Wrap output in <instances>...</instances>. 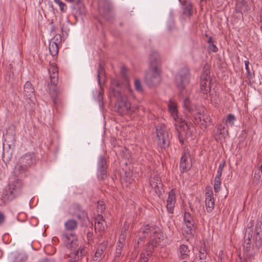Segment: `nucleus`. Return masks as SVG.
Masks as SVG:
<instances>
[{"label": "nucleus", "mask_w": 262, "mask_h": 262, "mask_svg": "<svg viewBox=\"0 0 262 262\" xmlns=\"http://www.w3.org/2000/svg\"><path fill=\"white\" fill-rule=\"evenodd\" d=\"M161 61L159 53L152 50L149 57V70L145 75V81L150 86H156L161 81Z\"/></svg>", "instance_id": "nucleus-1"}, {"label": "nucleus", "mask_w": 262, "mask_h": 262, "mask_svg": "<svg viewBox=\"0 0 262 262\" xmlns=\"http://www.w3.org/2000/svg\"><path fill=\"white\" fill-rule=\"evenodd\" d=\"M61 238L67 248L70 250L67 254L69 260L71 262H76L84 254L85 251L84 248L79 247L78 238L74 233L67 234L63 232Z\"/></svg>", "instance_id": "nucleus-2"}, {"label": "nucleus", "mask_w": 262, "mask_h": 262, "mask_svg": "<svg viewBox=\"0 0 262 262\" xmlns=\"http://www.w3.org/2000/svg\"><path fill=\"white\" fill-rule=\"evenodd\" d=\"M120 84L117 79L111 81L110 89L112 94L117 98L116 111L120 115L128 114L131 108L130 103L128 101L126 94L120 91Z\"/></svg>", "instance_id": "nucleus-3"}, {"label": "nucleus", "mask_w": 262, "mask_h": 262, "mask_svg": "<svg viewBox=\"0 0 262 262\" xmlns=\"http://www.w3.org/2000/svg\"><path fill=\"white\" fill-rule=\"evenodd\" d=\"M49 73L50 78L49 93L54 105L57 106L61 103V99L59 97L61 91L56 87L58 82V70L57 66L54 64H51L49 69Z\"/></svg>", "instance_id": "nucleus-4"}, {"label": "nucleus", "mask_w": 262, "mask_h": 262, "mask_svg": "<svg viewBox=\"0 0 262 262\" xmlns=\"http://www.w3.org/2000/svg\"><path fill=\"white\" fill-rule=\"evenodd\" d=\"M36 159L33 154H27L21 156L17 161L14 173L17 177L25 174V173L35 164Z\"/></svg>", "instance_id": "nucleus-5"}, {"label": "nucleus", "mask_w": 262, "mask_h": 262, "mask_svg": "<svg viewBox=\"0 0 262 262\" xmlns=\"http://www.w3.org/2000/svg\"><path fill=\"white\" fill-rule=\"evenodd\" d=\"M142 234L144 237L149 236L152 238L146 246L147 252L151 254L154 248L157 247L160 243V238L159 236L160 233L154 226L147 225L143 229Z\"/></svg>", "instance_id": "nucleus-6"}, {"label": "nucleus", "mask_w": 262, "mask_h": 262, "mask_svg": "<svg viewBox=\"0 0 262 262\" xmlns=\"http://www.w3.org/2000/svg\"><path fill=\"white\" fill-rule=\"evenodd\" d=\"M190 82V72L189 70L184 68L182 69L176 75L175 83L177 88L181 91L184 90Z\"/></svg>", "instance_id": "nucleus-7"}, {"label": "nucleus", "mask_w": 262, "mask_h": 262, "mask_svg": "<svg viewBox=\"0 0 262 262\" xmlns=\"http://www.w3.org/2000/svg\"><path fill=\"white\" fill-rule=\"evenodd\" d=\"M156 132L159 146L163 148L167 147L169 145V136L165 125H158L156 127Z\"/></svg>", "instance_id": "nucleus-8"}, {"label": "nucleus", "mask_w": 262, "mask_h": 262, "mask_svg": "<svg viewBox=\"0 0 262 262\" xmlns=\"http://www.w3.org/2000/svg\"><path fill=\"white\" fill-rule=\"evenodd\" d=\"M194 122L195 124H200V127L205 130L207 126L211 124V119L207 114L203 115L199 114L194 117Z\"/></svg>", "instance_id": "nucleus-9"}, {"label": "nucleus", "mask_w": 262, "mask_h": 262, "mask_svg": "<svg viewBox=\"0 0 262 262\" xmlns=\"http://www.w3.org/2000/svg\"><path fill=\"white\" fill-rule=\"evenodd\" d=\"M150 185L154 189L156 193L160 198L162 195L163 190V184L160 177L158 175H155L150 179Z\"/></svg>", "instance_id": "nucleus-10"}, {"label": "nucleus", "mask_w": 262, "mask_h": 262, "mask_svg": "<svg viewBox=\"0 0 262 262\" xmlns=\"http://www.w3.org/2000/svg\"><path fill=\"white\" fill-rule=\"evenodd\" d=\"M106 161L105 158L100 156L98 162V178L103 180L106 177Z\"/></svg>", "instance_id": "nucleus-11"}, {"label": "nucleus", "mask_w": 262, "mask_h": 262, "mask_svg": "<svg viewBox=\"0 0 262 262\" xmlns=\"http://www.w3.org/2000/svg\"><path fill=\"white\" fill-rule=\"evenodd\" d=\"M181 3L183 14L191 16L194 14L195 10L189 0H178Z\"/></svg>", "instance_id": "nucleus-12"}, {"label": "nucleus", "mask_w": 262, "mask_h": 262, "mask_svg": "<svg viewBox=\"0 0 262 262\" xmlns=\"http://www.w3.org/2000/svg\"><path fill=\"white\" fill-rule=\"evenodd\" d=\"M210 72L206 70L201 76L200 80V88L203 93H206L210 90Z\"/></svg>", "instance_id": "nucleus-13"}, {"label": "nucleus", "mask_w": 262, "mask_h": 262, "mask_svg": "<svg viewBox=\"0 0 262 262\" xmlns=\"http://www.w3.org/2000/svg\"><path fill=\"white\" fill-rule=\"evenodd\" d=\"M74 210V215H75L79 220L85 222L89 221L87 212L79 204H74L73 205Z\"/></svg>", "instance_id": "nucleus-14"}, {"label": "nucleus", "mask_w": 262, "mask_h": 262, "mask_svg": "<svg viewBox=\"0 0 262 262\" xmlns=\"http://www.w3.org/2000/svg\"><path fill=\"white\" fill-rule=\"evenodd\" d=\"M184 221L187 228V230H186L187 234L193 235L195 231L194 228V222L190 213H185Z\"/></svg>", "instance_id": "nucleus-15"}, {"label": "nucleus", "mask_w": 262, "mask_h": 262, "mask_svg": "<svg viewBox=\"0 0 262 262\" xmlns=\"http://www.w3.org/2000/svg\"><path fill=\"white\" fill-rule=\"evenodd\" d=\"M24 95L26 99H28L31 101L35 98L34 89L31 83L27 81L24 85Z\"/></svg>", "instance_id": "nucleus-16"}, {"label": "nucleus", "mask_w": 262, "mask_h": 262, "mask_svg": "<svg viewBox=\"0 0 262 262\" xmlns=\"http://www.w3.org/2000/svg\"><path fill=\"white\" fill-rule=\"evenodd\" d=\"M228 134L227 125H220L214 135L216 141L222 142L225 140L226 137Z\"/></svg>", "instance_id": "nucleus-17"}, {"label": "nucleus", "mask_w": 262, "mask_h": 262, "mask_svg": "<svg viewBox=\"0 0 262 262\" xmlns=\"http://www.w3.org/2000/svg\"><path fill=\"white\" fill-rule=\"evenodd\" d=\"M205 204L206 210L208 212H211L214 207V200L212 190H208L205 194Z\"/></svg>", "instance_id": "nucleus-18"}, {"label": "nucleus", "mask_w": 262, "mask_h": 262, "mask_svg": "<svg viewBox=\"0 0 262 262\" xmlns=\"http://www.w3.org/2000/svg\"><path fill=\"white\" fill-rule=\"evenodd\" d=\"M176 203V193L173 189L170 191L167 200L166 207L168 212L172 213Z\"/></svg>", "instance_id": "nucleus-19"}, {"label": "nucleus", "mask_w": 262, "mask_h": 262, "mask_svg": "<svg viewBox=\"0 0 262 262\" xmlns=\"http://www.w3.org/2000/svg\"><path fill=\"white\" fill-rule=\"evenodd\" d=\"M255 232V244L259 248L262 245V222L256 223Z\"/></svg>", "instance_id": "nucleus-20"}, {"label": "nucleus", "mask_w": 262, "mask_h": 262, "mask_svg": "<svg viewBox=\"0 0 262 262\" xmlns=\"http://www.w3.org/2000/svg\"><path fill=\"white\" fill-rule=\"evenodd\" d=\"M125 235L124 234H121L120 236L119 241L117 243L114 262H118L119 257L122 253Z\"/></svg>", "instance_id": "nucleus-21"}, {"label": "nucleus", "mask_w": 262, "mask_h": 262, "mask_svg": "<svg viewBox=\"0 0 262 262\" xmlns=\"http://www.w3.org/2000/svg\"><path fill=\"white\" fill-rule=\"evenodd\" d=\"M98 6L105 12H112L114 10V5L110 0H99Z\"/></svg>", "instance_id": "nucleus-22"}, {"label": "nucleus", "mask_w": 262, "mask_h": 262, "mask_svg": "<svg viewBox=\"0 0 262 262\" xmlns=\"http://www.w3.org/2000/svg\"><path fill=\"white\" fill-rule=\"evenodd\" d=\"M11 145V149L7 148V147H4V145L3 146L2 157L4 162H5V163L9 162L13 157V154L14 151V146L13 144Z\"/></svg>", "instance_id": "nucleus-23"}, {"label": "nucleus", "mask_w": 262, "mask_h": 262, "mask_svg": "<svg viewBox=\"0 0 262 262\" xmlns=\"http://www.w3.org/2000/svg\"><path fill=\"white\" fill-rule=\"evenodd\" d=\"M22 186L21 181L19 179H15L9 185L8 188L18 195L20 192Z\"/></svg>", "instance_id": "nucleus-24"}, {"label": "nucleus", "mask_w": 262, "mask_h": 262, "mask_svg": "<svg viewBox=\"0 0 262 262\" xmlns=\"http://www.w3.org/2000/svg\"><path fill=\"white\" fill-rule=\"evenodd\" d=\"M189 157L188 154H184L181 158L180 167L183 172L187 171L190 167V164L188 161Z\"/></svg>", "instance_id": "nucleus-25"}, {"label": "nucleus", "mask_w": 262, "mask_h": 262, "mask_svg": "<svg viewBox=\"0 0 262 262\" xmlns=\"http://www.w3.org/2000/svg\"><path fill=\"white\" fill-rule=\"evenodd\" d=\"M17 196V195L16 194L10 189L8 188L4 190L2 198L4 202H6L11 201Z\"/></svg>", "instance_id": "nucleus-26"}, {"label": "nucleus", "mask_w": 262, "mask_h": 262, "mask_svg": "<svg viewBox=\"0 0 262 262\" xmlns=\"http://www.w3.org/2000/svg\"><path fill=\"white\" fill-rule=\"evenodd\" d=\"M66 231H73L78 227V222L74 219H69L64 224Z\"/></svg>", "instance_id": "nucleus-27"}, {"label": "nucleus", "mask_w": 262, "mask_h": 262, "mask_svg": "<svg viewBox=\"0 0 262 262\" xmlns=\"http://www.w3.org/2000/svg\"><path fill=\"white\" fill-rule=\"evenodd\" d=\"M168 108L169 111L171 114V116L173 118V120L175 121H177V119H178V110L177 108V106L174 103H172L171 101H170L168 104Z\"/></svg>", "instance_id": "nucleus-28"}, {"label": "nucleus", "mask_w": 262, "mask_h": 262, "mask_svg": "<svg viewBox=\"0 0 262 262\" xmlns=\"http://www.w3.org/2000/svg\"><path fill=\"white\" fill-rule=\"evenodd\" d=\"M49 50L50 54L52 56H54L57 55L58 53V46L54 40H51L49 42Z\"/></svg>", "instance_id": "nucleus-29"}, {"label": "nucleus", "mask_w": 262, "mask_h": 262, "mask_svg": "<svg viewBox=\"0 0 262 262\" xmlns=\"http://www.w3.org/2000/svg\"><path fill=\"white\" fill-rule=\"evenodd\" d=\"M176 129L179 132V128H185L186 126L188 129H190L191 128H193V126L191 123V122H189L186 121H181L180 122H177L175 123Z\"/></svg>", "instance_id": "nucleus-30"}, {"label": "nucleus", "mask_w": 262, "mask_h": 262, "mask_svg": "<svg viewBox=\"0 0 262 262\" xmlns=\"http://www.w3.org/2000/svg\"><path fill=\"white\" fill-rule=\"evenodd\" d=\"M105 78V72L104 69L100 63L97 70V79L98 83L101 86V80Z\"/></svg>", "instance_id": "nucleus-31"}, {"label": "nucleus", "mask_w": 262, "mask_h": 262, "mask_svg": "<svg viewBox=\"0 0 262 262\" xmlns=\"http://www.w3.org/2000/svg\"><path fill=\"white\" fill-rule=\"evenodd\" d=\"M254 225V222L253 220H251L247 225V228L246 230V235L248 236V238L252 237L253 234L252 228Z\"/></svg>", "instance_id": "nucleus-32"}, {"label": "nucleus", "mask_w": 262, "mask_h": 262, "mask_svg": "<svg viewBox=\"0 0 262 262\" xmlns=\"http://www.w3.org/2000/svg\"><path fill=\"white\" fill-rule=\"evenodd\" d=\"M180 253L182 259L186 258L188 255V252L189 251L188 250V247L185 245H181L180 246Z\"/></svg>", "instance_id": "nucleus-33"}, {"label": "nucleus", "mask_w": 262, "mask_h": 262, "mask_svg": "<svg viewBox=\"0 0 262 262\" xmlns=\"http://www.w3.org/2000/svg\"><path fill=\"white\" fill-rule=\"evenodd\" d=\"M87 230L86 238L88 244L91 245L94 243V233L92 232L93 229L92 227H90L88 228Z\"/></svg>", "instance_id": "nucleus-34"}, {"label": "nucleus", "mask_w": 262, "mask_h": 262, "mask_svg": "<svg viewBox=\"0 0 262 262\" xmlns=\"http://www.w3.org/2000/svg\"><path fill=\"white\" fill-rule=\"evenodd\" d=\"M7 138L8 142L7 144V146H8L7 148L11 149V145L13 144L14 146V149H15V142H16V140L15 138V135L13 134H12L11 135H8Z\"/></svg>", "instance_id": "nucleus-35"}, {"label": "nucleus", "mask_w": 262, "mask_h": 262, "mask_svg": "<svg viewBox=\"0 0 262 262\" xmlns=\"http://www.w3.org/2000/svg\"><path fill=\"white\" fill-rule=\"evenodd\" d=\"M27 259V256L22 253H18L15 255L13 262H25Z\"/></svg>", "instance_id": "nucleus-36"}, {"label": "nucleus", "mask_w": 262, "mask_h": 262, "mask_svg": "<svg viewBox=\"0 0 262 262\" xmlns=\"http://www.w3.org/2000/svg\"><path fill=\"white\" fill-rule=\"evenodd\" d=\"M235 120V117L234 115L233 114H230L227 117V119L226 120V123L227 125L228 124L231 126H233L234 124V121Z\"/></svg>", "instance_id": "nucleus-37"}, {"label": "nucleus", "mask_w": 262, "mask_h": 262, "mask_svg": "<svg viewBox=\"0 0 262 262\" xmlns=\"http://www.w3.org/2000/svg\"><path fill=\"white\" fill-rule=\"evenodd\" d=\"M103 256V252L101 251L99 249L97 248L95 253V255L93 257V260L95 261H99Z\"/></svg>", "instance_id": "nucleus-38"}, {"label": "nucleus", "mask_w": 262, "mask_h": 262, "mask_svg": "<svg viewBox=\"0 0 262 262\" xmlns=\"http://www.w3.org/2000/svg\"><path fill=\"white\" fill-rule=\"evenodd\" d=\"M183 107L186 110L190 111V102L188 97H186L183 100Z\"/></svg>", "instance_id": "nucleus-39"}, {"label": "nucleus", "mask_w": 262, "mask_h": 262, "mask_svg": "<svg viewBox=\"0 0 262 262\" xmlns=\"http://www.w3.org/2000/svg\"><path fill=\"white\" fill-rule=\"evenodd\" d=\"M221 184V179H214V190L215 192H218L220 191Z\"/></svg>", "instance_id": "nucleus-40"}, {"label": "nucleus", "mask_w": 262, "mask_h": 262, "mask_svg": "<svg viewBox=\"0 0 262 262\" xmlns=\"http://www.w3.org/2000/svg\"><path fill=\"white\" fill-rule=\"evenodd\" d=\"M135 87L136 90L139 92H141L143 91V88L141 84L140 81L139 79H136L134 82Z\"/></svg>", "instance_id": "nucleus-41"}, {"label": "nucleus", "mask_w": 262, "mask_h": 262, "mask_svg": "<svg viewBox=\"0 0 262 262\" xmlns=\"http://www.w3.org/2000/svg\"><path fill=\"white\" fill-rule=\"evenodd\" d=\"M151 255L150 253L147 254L142 253L139 262H148V257Z\"/></svg>", "instance_id": "nucleus-42"}, {"label": "nucleus", "mask_w": 262, "mask_h": 262, "mask_svg": "<svg viewBox=\"0 0 262 262\" xmlns=\"http://www.w3.org/2000/svg\"><path fill=\"white\" fill-rule=\"evenodd\" d=\"M225 255L223 250H220L218 255L217 262H225Z\"/></svg>", "instance_id": "nucleus-43"}, {"label": "nucleus", "mask_w": 262, "mask_h": 262, "mask_svg": "<svg viewBox=\"0 0 262 262\" xmlns=\"http://www.w3.org/2000/svg\"><path fill=\"white\" fill-rule=\"evenodd\" d=\"M107 242L104 241L100 245H99L98 249H99L102 252L106 250L107 247Z\"/></svg>", "instance_id": "nucleus-44"}, {"label": "nucleus", "mask_w": 262, "mask_h": 262, "mask_svg": "<svg viewBox=\"0 0 262 262\" xmlns=\"http://www.w3.org/2000/svg\"><path fill=\"white\" fill-rule=\"evenodd\" d=\"M102 219L101 221H98L97 222H95V229H96V228H99V230H103L104 229V227H103V228H101V225H103V222H104V221L103 219H102V217H101Z\"/></svg>", "instance_id": "nucleus-45"}, {"label": "nucleus", "mask_w": 262, "mask_h": 262, "mask_svg": "<svg viewBox=\"0 0 262 262\" xmlns=\"http://www.w3.org/2000/svg\"><path fill=\"white\" fill-rule=\"evenodd\" d=\"M61 36L59 34H57L55 35L54 37L51 39V40H54V41L55 42L57 45H58V43L61 42Z\"/></svg>", "instance_id": "nucleus-46"}, {"label": "nucleus", "mask_w": 262, "mask_h": 262, "mask_svg": "<svg viewBox=\"0 0 262 262\" xmlns=\"http://www.w3.org/2000/svg\"><path fill=\"white\" fill-rule=\"evenodd\" d=\"M225 166V162L224 161H223L220 164L217 171L222 173V172H223V169H224Z\"/></svg>", "instance_id": "nucleus-47"}, {"label": "nucleus", "mask_w": 262, "mask_h": 262, "mask_svg": "<svg viewBox=\"0 0 262 262\" xmlns=\"http://www.w3.org/2000/svg\"><path fill=\"white\" fill-rule=\"evenodd\" d=\"M59 7H60V10L62 11H63L66 10V5L62 3L61 1L59 2V3H58Z\"/></svg>", "instance_id": "nucleus-48"}, {"label": "nucleus", "mask_w": 262, "mask_h": 262, "mask_svg": "<svg viewBox=\"0 0 262 262\" xmlns=\"http://www.w3.org/2000/svg\"><path fill=\"white\" fill-rule=\"evenodd\" d=\"M199 257V259H198L199 260H206V254L200 252Z\"/></svg>", "instance_id": "nucleus-49"}, {"label": "nucleus", "mask_w": 262, "mask_h": 262, "mask_svg": "<svg viewBox=\"0 0 262 262\" xmlns=\"http://www.w3.org/2000/svg\"><path fill=\"white\" fill-rule=\"evenodd\" d=\"M209 48L213 52H216L217 51V47L213 44V42L209 44Z\"/></svg>", "instance_id": "nucleus-50"}, {"label": "nucleus", "mask_w": 262, "mask_h": 262, "mask_svg": "<svg viewBox=\"0 0 262 262\" xmlns=\"http://www.w3.org/2000/svg\"><path fill=\"white\" fill-rule=\"evenodd\" d=\"M249 64V62L248 60L245 61V69L248 74H249V73H250Z\"/></svg>", "instance_id": "nucleus-51"}, {"label": "nucleus", "mask_w": 262, "mask_h": 262, "mask_svg": "<svg viewBox=\"0 0 262 262\" xmlns=\"http://www.w3.org/2000/svg\"><path fill=\"white\" fill-rule=\"evenodd\" d=\"M5 221V216L4 214L0 211V225H1Z\"/></svg>", "instance_id": "nucleus-52"}, {"label": "nucleus", "mask_w": 262, "mask_h": 262, "mask_svg": "<svg viewBox=\"0 0 262 262\" xmlns=\"http://www.w3.org/2000/svg\"><path fill=\"white\" fill-rule=\"evenodd\" d=\"M102 99H103V91L101 90L99 92V94H98V100L99 101H101Z\"/></svg>", "instance_id": "nucleus-53"}, {"label": "nucleus", "mask_w": 262, "mask_h": 262, "mask_svg": "<svg viewBox=\"0 0 262 262\" xmlns=\"http://www.w3.org/2000/svg\"><path fill=\"white\" fill-rule=\"evenodd\" d=\"M252 237H250V238H248V236H246V235L245 234V242L247 243V245H250V242H251V239Z\"/></svg>", "instance_id": "nucleus-54"}, {"label": "nucleus", "mask_w": 262, "mask_h": 262, "mask_svg": "<svg viewBox=\"0 0 262 262\" xmlns=\"http://www.w3.org/2000/svg\"><path fill=\"white\" fill-rule=\"evenodd\" d=\"M38 262H54V261L52 259L44 258L43 259L39 260Z\"/></svg>", "instance_id": "nucleus-55"}, {"label": "nucleus", "mask_w": 262, "mask_h": 262, "mask_svg": "<svg viewBox=\"0 0 262 262\" xmlns=\"http://www.w3.org/2000/svg\"><path fill=\"white\" fill-rule=\"evenodd\" d=\"M246 6L245 4H243L242 5V8H241V9L240 10L241 14V15H244V13H243V11H245V10L244 8L246 9ZM244 15H246V14H244Z\"/></svg>", "instance_id": "nucleus-56"}, {"label": "nucleus", "mask_w": 262, "mask_h": 262, "mask_svg": "<svg viewBox=\"0 0 262 262\" xmlns=\"http://www.w3.org/2000/svg\"><path fill=\"white\" fill-rule=\"evenodd\" d=\"M222 174V173L217 171V173H216V176L215 177V179H221V177Z\"/></svg>", "instance_id": "nucleus-57"}, {"label": "nucleus", "mask_w": 262, "mask_h": 262, "mask_svg": "<svg viewBox=\"0 0 262 262\" xmlns=\"http://www.w3.org/2000/svg\"><path fill=\"white\" fill-rule=\"evenodd\" d=\"M208 42L209 43V44H211L213 42V40L212 39V38L211 37H209L208 40Z\"/></svg>", "instance_id": "nucleus-58"}, {"label": "nucleus", "mask_w": 262, "mask_h": 262, "mask_svg": "<svg viewBox=\"0 0 262 262\" xmlns=\"http://www.w3.org/2000/svg\"><path fill=\"white\" fill-rule=\"evenodd\" d=\"M194 262H206V260H199L198 258H196Z\"/></svg>", "instance_id": "nucleus-59"}, {"label": "nucleus", "mask_w": 262, "mask_h": 262, "mask_svg": "<svg viewBox=\"0 0 262 262\" xmlns=\"http://www.w3.org/2000/svg\"><path fill=\"white\" fill-rule=\"evenodd\" d=\"M126 70V68L125 67H122V72H125V71Z\"/></svg>", "instance_id": "nucleus-60"}, {"label": "nucleus", "mask_w": 262, "mask_h": 262, "mask_svg": "<svg viewBox=\"0 0 262 262\" xmlns=\"http://www.w3.org/2000/svg\"><path fill=\"white\" fill-rule=\"evenodd\" d=\"M207 0H201V3L203 5L204 3H206Z\"/></svg>", "instance_id": "nucleus-61"}, {"label": "nucleus", "mask_w": 262, "mask_h": 262, "mask_svg": "<svg viewBox=\"0 0 262 262\" xmlns=\"http://www.w3.org/2000/svg\"><path fill=\"white\" fill-rule=\"evenodd\" d=\"M54 1L57 4H58V3H59V2H61L60 0H54Z\"/></svg>", "instance_id": "nucleus-62"}, {"label": "nucleus", "mask_w": 262, "mask_h": 262, "mask_svg": "<svg viewBox=\"0 0 262 262\" xmlns=\"http://www.w3.org/2000/svg\"><path fill=\"white\" fill-rule=\"evenodd\" d=\"M261 222H262V213H261V216H260V220L259 222H258L257 223H261Z\"/></svg>", "instance_id": "nucleus-63"}, {"label": "nucleus", "mask_w": 262, "mask_h": 262, "mask_svg": "<svg viewBox=\"0 0 262 262\" xmlns=\"http://www.w3.org/2000/svg\"><path fill=\"white\" fill-rule=\"evenodd\" d=\"M260 177V176L259 171H258V177H257V178L258 179Z\"/></svg>", "instance_id": "nucleus-64"}]
</instances>
